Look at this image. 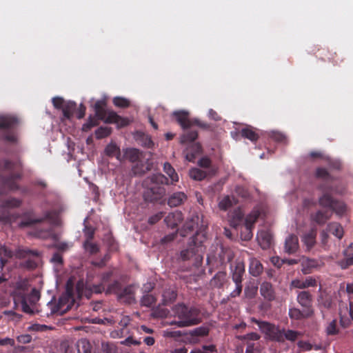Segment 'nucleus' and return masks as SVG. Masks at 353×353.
I'll use <instances>...</instances> for the list:
<instances>
[{
  "mask_svg": "<svg viewBox=\"0 0 353 353\" xmlns=\"http://www.w3.org/2000/svg\"><path fill=\"white\" fill-rule=\"evenodd\" d=\"M316 230L311 229L302 236V242L306 246L307 250L312 249L316 243Z\"/></svg>",
  "mask_w": 353,
  "mask_h": 353,
  "instance_id": "5701e85b",
  "label": "nucleus"
},
{
  "mask_svg": "<svg viewBox=\"0 0 353 353\" xmlns=\"http://www.w3.org/2000/svg\"><path fill=\"white\" fill-rule=\"evenodd\" d=\"M232 279L234 283L242 284L245 274V264L243 261H236L234 266H231Z\"/></svg>",
  "mask_w": 353,
  "mask_h": 353,
  "instance_id": "f3484780",
  "label": "nucleus"
},
{
  "mask_svg": "<svg viewBox=\"0 0 353 353\" xmlns=\"http://www.w3.org/2000/svg\"><path fill=\"white\" fill-rule=\"evenodd\" d=\"M74 303V293L72 285L68 281L66 284L65 292L59 299L61 305H67V308L70 307Z\"/></svg>",
  "mask_w": 353,
  "mask_h": 353,
  "instance_id": "2eb2a0df",
  "label": "nucleus"
},
{
  "mask_svg": "<svg viewBox=\"0 0 353 353\" xmlns=\"http://www.w3.org/2000/svg\"><path fill=\"white\" fill-rule=\"evenodd\" d=\"M112 132V128L106 126H101L95 131V137L97 139H101L108 137Z\"/></svg>",
  "mask_w": 353,
  "mask_h": 353,
  "instance_id": "3c124183",
  "label": "nucleus"
},
{
  "mask_svg": "<svg viewBox=\"0 0 353 353\" xmlns=\"http://www.w3.org/2000/svg\"><path fill=\"white\" fill-rule=\"evenodd\" d=\"M326 332L327 335H336L339 333V329L337 327V321L336 319L332 320L328 324L326 328Z\"/></svg>",
  "mask_w": 353,
  "mask_h": 353,
  "instance_id": "0e129e2a",
  "label": "nucleus"
},
{
  "mask_svg": "<svg viewBox=\"0 0 353 353\" xmlns=\"http://www.w3.org/2000/svg\"><path fill=\"white\" fill-rule=\"evenodd\" d=\"M77 108V104L74 101H68L65 103L63 108V117L70 119L73 116L74 112Z\"/></svg>",
  "mask_w": 353,
  "mask_h": 353,
  "instance_id": "473e14b6",
  "label": "nucleus"
},
{
  "mask_svg": "<svg viewBox=\"0 0 353 353\" xmlns=\"http://www.w3.org/2000/svg\"><path fill=\"white\" fill-rule=\"evenodd\" d=\"M301 271L304 274H308L312 272V270L317 266V261L314 259H307L302 262Z\"/></svg>",
  "mask_w": 353,
  "mask_h": 353,
  "instance_id": "37998d69",
  "label": "nucleus"
},
{
  "mask_svg": "<svg viewBox=\"0 0 353 353\" xmlns=\"http://www.w3.org/2000/svg\"><path fill=\"white\" fill-rule=\"evenodd\" d=\"M339 265L342 269H347L353 265V254L352 255H345V258L339 261Z\"/></svg>",
  "mask_w": 353,
  "mask_h": 353,
  "instance_id": "680f3d73",
  "label": "nucleus"
},
{
  "mask_svg": "<svg viewBox=\"0 0 353 353\" xmlns=\"http://www.w3.org/2000/svg\"><path fill=\"white\" fill-rule=\"evenodd\" d=\"M18 123L19 120L14 116H0V130L6 131L3 134L4 140L11 143L17 141V137L12 130L17 125Z\"/></svg>",
  "mask_w": 353,
  "mask_h": 353,
  "instance_id": "6e6552de",
  "label": "nucleus"
},
{
  "mask_svg": "<svg viewBox=\"0 0 353 353\" xmlns=\"http://www.w3.org/2000/svg\"><path fill=\"white\" fill-rule=\"evenodd\" d=\"M40 299V292L36 288L32 289L28 294L25 292H19L14 297L15 302H19L22 311L27 314H32L33 307Z\"/></svg>",
  "mask_w": 353,
  "mask_h": 353,
  "instance_id": "39448f33",
  "label": "nucleus"
},
{
  "mask_svg": "<svg viewBox=\"0 0 353 353\" xmlns=\"http://www.w3.org/2000/svg\"><path fill=\"white\" fill-rule=\"evenodd\" d=\"M113 103L115 106L119 108H128L130 106V101L125 98L116 97L113 99Z\"/></svg>",
  "mask_w": 353,
  "mask_h": 353,
  "instance_id": "13d9d810",
  "label": "nucleus"
},
{
  "mask_svg": "<svg viewBox=\"0 0 353 353\" xmlns=\"http://www.w3.org/2000/svg\"><path fill=\"white\" fill-rule=\"evenodd\" d=\"M242 137L248 139L252 142L258 141L259 136L251 126H247L240 131Z\"/></svg>",
  "mask_w": 353,
  "mask_h": 353,
  "instance_id": "c756f323",
  "label": "nucleus"
},
{
  "mask_svg": "<svg viewBox=\"0 0 353 353\" xmlns=\"http://www.w3.org/2000/svg\"><path fill=\"white\" fill-rule=\"evenodd\" d=\"M297 302L305 310L306 315L311 316L313 314L312 296L308 291L299 292L296 297Z\"/></svg>",
  "mask_w": 353,
  "mask_h": 353,
  "instance_id": "9d476101",
  "label": "nucleus"
},
{
  "mask_svg": "<svg viewBox=\"0 0 353 353\" xmlns=\"http://www.w3.org/2000/svg\"><path fill=\"white\" fill-rule=\"evenodd\" d=\"M99 120L96 116L90 115L87 121L83 125L82 130L83 132H88L92 128L99 125Z\"/></svg>",
  "mask_w": 353,
  "mask_h": 353,
  "instance_id": "c03bdc74",
  "label": "nucleus"
},
{
  "mask_svg": "<svg viewBox=\"0 0 353 353\" xmlns=\"http://www.w3.org/2000/svg\"><path fill=\"white\" fill-rule=\"evenodd\" d=\"M106 102L104 100H98L96 101L94 105L95 115L101 121L105 118L108 113V110L105 108Z\"/></svg>",
  "mask_w": 353,
  "mask_h": 353,
  "instance_id": "c85d7f7f",
  "label": "nucleus"
},
{
  "mask_svg": "<svg viewBox=\"0 0 353 353\" xmlns=\"http://www.w3.org/2000/svg\"><path fill=\"white\" fill-rule=\"evenodd\" d=\"M150 181L152 184L154 185L163 186V185L170 184V183H169L168 179L165 175L161 173L153 174L150 178Z\"/></svg>",
  "mask_w": 353,
  "mask_h": 353,
  "instance_id": "4c0bfd02",
  "label": "nucleus"
},
{
  "mask_svg": "<svg viewBox=\"0 0 353 353\" xmlns=\"http://www.w3.org/2000/svg\"><path fill=\"white\" fill-rule=\"evenodd\" d=\"M271 137L274 141L280 143H285L287 139L285 135L279 132H273L271 134Z\"/></svg>",
  "mask_w": 353,
  "mask_h": 353,
  "instance_id": "774afa93",
  "label": "nucleus"
},
{
  "mask_svg": "<svg viewBox=\"0 0 353 353\" xmlns=\"http://www.w3.org/2000/svg\"><path fill=\"white\" fill-rule=\"evenodd\" d=\"M198 137V132L196 130H189L185 132L181 137V142L186 143L194 141Z\"/></svg>",
  "mask_w": 353,
  "mask_h": 353,
  "instance_id": "de8ad7c7",
  "label": "nucleus"
},
{
  "mask_svg": "<svg viewBox=\"0 0 353 353\" xmlns=\"http://www.w3.org/2000/svg\"><path fill=\"white\" fill-rule=\"evenodd\" d=\"M250 321L256 324L261 332L265 337L271 341L283 343V338L279 327L265 321H260L255 317H251Z\"/></svg>",
  "mask_w": 353,
  "mask_h": 353,
  "instance_id": "423d86ee",
  "label": "nucleus"
},
{
  "mask_svg": "<svg viewBox=\"0 0 353 353\" xmlns=\"http://www.w3.org/2000/svg\"><path fill=\"white\" fill-rule=\"evenodd\" d=\"M289 316L292 319L294 320H300L301 319H304L308 317L309 316L306 315V312L303 309V311L300 310L298 308L292 307L289 310Z\"/></svg>",
  "mask_w": 353,
  "mask_h": 353,
  "instance_id": "49530a36",
  "label": "nucleus"
},
{
  "mask_svg": "<svg viewBox=\"0 0 353 353\" xmlns=\"http://www.w3.org/2000/svg\"><path fill=\"white\" fill-rule=\"evenodd\" d=\"M234 201V198H230L229 196H226L219 203V207L222 210H227L232 206Z\"/></svg>",
  "mask_w": 353,
  "mask_h": 353,
  "instance_id": "864d4df0",
  "label": "nucleus"
},
{
  "mask_svg": "<svg viewBox=\"0 0 353 353\" xmlns=\"http://www.w3.org/2000/svg\"><path fill=\"white\" fill-rule=\"evenodd\" d=\"M334 199L327 192H325L319 199L320 205L331 208Z\"/></svg>",
  "mask_w": 353,
  "mask_h": 353,
  "instance_id": "8fccbe9b",
  "label": "nucleus"
},
{
  "mask_svg": "<svg viewBox=\"0 0 353 353\" xmlns=\"http://www.w3.org/2000/svg\"><path fill=\"white\" fill-rule=\"evenodd\" d=\"M101 121L105 123H115L119 128L127 126L130 123L128 119L119 116L114 111H108L106 116Z\"/></svg>",
  "mask_w": 353,
  "mask_h": 353,
  "instance_id": "ddd939ff",
  "label": "nucleus"
},
{
  "mask_svg": "<svg viewBox=\"0 0 353 353\" xmlns=\"http://www.w3.org/2000/svg\"><path fill=\"white\" fill-rule=\"evenodd\" d=\"M163 171L169 176L170 178L171 182L170 184L174 185L175 183L179 181V176L176 172L174 168L171 165L170 163H165L163 165Z\"/></svg>",
  "mask_w": 353,
  "mask_h": 353,
  "instance_id": "2f4dec72",
  "label": "nucleus"
},
{
  "mask_svg": "<svg viewBox=\"0 0 353 353\" xmlns=\"http://www.w3.org/2000/svg\"><path fill=\"white\" fill-rule=\"evenodd\" d=\"M199 236H200V234L198 232L193 235L188 247L181 250L180 253V257L183 261L192 259L194 261L193 265L196 268L201 265L203 260V239H199Z\"/></svg>",
  "mask_w": 353,
  "mask_h": 353,
  "instance_id": "7ed1b4c3",
  "label": "nucleus"
},
{
  "mask_svg": "<svg viewBox=\"0 0 353 353\" xmlns=\"http://www.w3.org/2000/svg\"><path fill=\"white\" fill-rule=\"evenodd\" d=\"M332 212L330 210H318L316 212L311 214V219L318 225H323L330 219Z\"/></svg>",
  "mask_w": 353,
  "mask_h": 353,
  "instance_id": "412c9836",
  "label": "nucleus"
},
{
  "mask_svg": "<svg viewBox=\"0 0 353 353\" xmlns=\"http://www.w3.org/2000/svg\"><path fill=\"white\" fill-rule=\"evenodd\" d=\"M105 154L108 157H115L118 160L120 159L121 151L120 148L114 143L108 144L105 149Z\"/></svg>",
  "mask_w": 353,
  "mask_h": 353,
  "instance_id": "79ce46f5",
  "label": "nucleus"
},
{
  "mask_svg": "<svg viewBox=\"0 0 353 353\" xmlns=\"http://www.w3.org/2000/svg\"><path fill=\"white\" fill-rule=\"evenodd\" d=\"M165 194V188L163 186L152 184L144 192V199L148 202L156 203L160 201Z\"/></svg>",
  "mask_w": 353,
  "mask_h": 353,
  "instance_id": "1a4fd4ad",
  "label": "nucleus"
},
{
  "mask_svg": "<svg viewBox=\"0 0 353 353\" xmlns=\"http://www.w3.org/2000/svg\"><path fill=\"white\" fill-rule=\"evenodd\" d=\"M171 312L173 319L169 322L170 325L185 327L199 324L202 321L200 310L183 303L174 305Z\"/></svg>",
  "mask_w": 353,
  "mask_h": 353,
  "instance_id": "f257e3e1",
  "label": "nucleus"
},
{
  "mask_svg": "<svg viewBox=\"0 0 353 353\" xmlns=\"http://www.w3.org/2000/svg\"><path fill=\"white\" fill-rule=\"evenodd\" d=\"M36 236L41 239H47L52 235V230L50 226L46 229H37Z\"/></svg>",
  "mask_w": 353,
  "mask_h": 353,
  "instance_id": "4d7b16f0",
  "label": "nucleus"
},
{
  "mask_svg": "<svg viewBox=\"0 0 353 353\" xmlns=\"http://www.w3.org/2000/svg\"><path fill=\"white\" fill-rule=\"evenodd\" d=\"M81 347H82L84 353H91L90 343L85 339H81L78 341L77 347L79 353H81Z\"/></svg>",
  "mask_w": 353,
  "mask_h": 353,
  "instance_id": "69168bd1",
  "label": "nucleus"
},
{
  "mask_svg": "<svg viewBox=\"0 0 353 353\" xmlns=\"http://www.w3.org/2000/svg\"><path fill=\"white\" fill-rule=\"evenodd\" d=\"M173 115L183 129H188L193 125V120L189 119L188 112L184 111L174 112Z\"/></svg>",
  "mask_w": 353,
  "mask_h": 353,
  "instance_id": "6ab92c4d",
  "label": "nucleus"
},
{
  "mask_svg": "<svg viewBox=\"0 0 353 353\" xmlns=\"http://www.w3.org/2000/svg\"><path fill=\"white\" fill-rule=\"evenodd\" d=\"M177 231H178V230H176L174 232L170 233V234L164 236L161 239V244H167V243H169L172 242V241H174L175 239V238L176 237Z\"/></svg>",
  "mask_w": 353,
  "mask_h": 353,
  "instance_id": "338daca9",
  "label": "nucleus"
},
{
  "mask_svg": "<svg viewBox=\"0 0 353 353\" xmlns=\"http://www.w3.org/2000/svg\"><path fill=\"white\" fill-rule=\"evenodd\" d=\"M243 218V213L240 209L235 210L232 214V225L237 226Z\"/></svg>",
  "mask_w": 353,
  "mask_h": 353,
  "instance_id": "603ef678",
  "label": "nucleus"
},
{
  "mask_svg": "<svg viewBox=\"0 0 353 353\" xmlns=\"http://www.w3.org/2000/svg\"><path fill=\"white\" fill-rule=\"evenodd\" d=\"M210 329L207 326H200L190 331L192 336L203 337L209 334Z\"/></svg>",
  "mask_w": 353,
  "mask_h": 353,
  "instance_id": "09e8293b",
  "label": "nucleus"
},
{
  "mask_svg": "<svg viewBox=\"0 0 353 353\" xmlns=\"http://www.w3.org/2000/svg\"><path fill=\"white\" fill-rule=\"evenodd\" d=\"M183 219V214L180 211L169 213L164 219V222L168 228H177Z\"/></svg>",
  "mask_w": 353,
  "mask_h": 353,
  "instance_id": "dca6fc26",
  "label": "nucleus"
},
{
  "mask_svg": "<svg viewBox=\"0 0 353 353\" xmlns=\"http://www.w3.org/2000/svg\"><path fill=\"white\" fill-rule=\"evenodd\" d=\"M12 257V252L11 250L7 249L6 246L0 243V267L1 269L8 262V259Z\"/></svg>",
  "mask_w": 353,
  "mask_h": 353,
  "instance_id": "72a5a7b5",
  "label": "nucleus"
},
{
  "mask_svg": "<svg viewBox=\"0 0 353 353\" xmlns=\"http://www.w3.org/2000/svg\"><path fill=\"white\" fill-rule=\"evenodd\" d=\"M84 248L91 254H97L99 251L98 245L89 240L84 243Z\"/></svg>",
  "mask_w": 353,
  "mask_h": 353,
  "instance_id": "e2e57ef3",
  "label": "nucleus"
},
{
  "mask_svg": "<svg viewBox=\"0 0 353 353\" xmlns=\"http://www.w3.org/2000/svg\"><path fill=\"white\" fill-rule=\"evenodd\" d=\"M187 199V196L182 192L173 193L168 200V204L170 207H177L181 205Z\"/></svg>",
  "mask_w": 353,
  "mask_h": 353,
  "instance_id": "cd10ccee",
  "label": "nucleus"
},
{
  "mask_svg": "<svg viewBox=\"0 0 353 353\" xmlns=\"http://www.w3.org/2000/svg\"><path fill=\"white\" fill-rule=\"evenodd\" d=\"M16 256L24 261L21 266L26 269L32 270L37 268L41 258V253L37 250H31L28 248H19L17 250Z\"/></svg>",
  "mask_w": 353,
  "mask_h": 353,
  "instance_id": "20e7f679",
  "label": "nucleus"
},
{
  "mask_svg": "<svg viewBox=\"0 0 353 353\" xmlns=\"http://www.w3.org/2000/svg\"><path fill=\"white\" fill-rule=\"evenodd\" d=\"M317 281L312 276H307L305 279H294L291 282V286L298 289H305L310 287H316Z\"/></svg>",
  "mask_w": 353,
  "mask_h": 353,
  "instance_id": "a211bd4d",
  "label": "nucleus"
},
{
  "mask_svg": "<svg viewBox=\"0 0 353 353\" xmlns=\"http://www.w3.org/2000/svg\"><path fill=\"white\" fill-rule=\"evenodd\" d=\"M299 248V239L294 234L290 235L285 242V251L288 254L295 253Z\"/></svg>",
  "mask_w": 353,
  "mask_h": 353,
  "instance_id": "4be33fe9",
  "label": "nucleus"
},
{
  "mask_svg": "<svg viewBox=\"0 0 353 353\" xmlns=\"http://www.w3.org/2000/svg\"><path fill=\"white\" fill-rule=\"evenodd\" d=\"M327 230L339 239L343 236V228L339 223L332 222L329 223L327 226Z\"/></svg>",
  "mask_w": 353,
  "mask_h": 353,
  "instance_id": "7c9ffc66",
  "label": "nucleus"
},
{
  "mask_svg": "<svg viewBox=\"0 0 353 353\" xmlns=\"http://www.w3.org/2000/svg\"><path fill=\"white\" fill-rule=\"evenodd\" d=\"M260 293L265 299L272 301L275 298L272 285L270 282H263L260 286Z\"/></svg>",
  "mask_w": 353,
  "mask_h": 353,
  "instance_id": "bb28decb",
  "label": "nucleus"
},
{
  "mask_svg": "<svg viewBox=\"0 0 353 353\" xmlns=\"http://www.w3.org/2000/svg\"><path fill=\"white\" fill-rule=\"evenodd\" d=\"M281 332L283 338V342H284L285 340L294 342L298 339L299 336L300 335V333L299 332L292 330L282 329L281 330Z\"/></svg>",
  "mask_w": 353,
  "mask_h": 353,
  "instance_id": "ea45409f",
  "label": "nucleus"
},
{
  "mask_svg": "<svg viewBox=\"0 0 353 353\" xmlns=\"http://www.w3.org/2000/svg\"><path fill=\"white\" fill-rule=\"evenodd\" d=\"M122 288V285L119 281H114L112 283H109L105 289L106 294H114L118 296Z\"/></svg>",
  "mask_w": 353,
  "mask_h": 353,
  "instance_id": "a19ab883",
  "label": "nucleus"
},
{
  "mask_svg": "<svg viewBox=\"0 0 353 353\" xmlns=\"http://www.w3.org/2000/svg\"><path fill=\"white\" fill-rule=\"evenodd\" d=\"M330 209L336 214L341 215L345 212L346 206L343 202L334 200Z\"/></svg>",
  "mask_w": 353,
  "mask_h": 353,
  "instance_id": "5fc2aeb1",
  "label": "nucleus"
},
{
  "mask_svg": "<svg viewBox=\"0 0 353 353\" xmlns=\"http://www.w3.org/2000/svg\"><path fill=\"white\" fill-rule=\"evenodd\" d=\"M28 213H25L23 216V219L20 223L22 227H30L37 223H43L46 221H50L52 219V212L46 211L43 216L41 218L34 219L28 216Z\"/></svg>",
  "mask_w": 353,
  "mask_h": 353,
  "instance_id": "f8f14e48",
  "label": "nucleus"
},
{
  "mask_svg": "<svg viewBox=\"0 0 353 353\" xmlns=\"http://www.w3.org/2000/svg\"><path fill=\"white\" fill-rule=\"evenodd\" d=\"M252 227L245 225L243 230L241 232V238L243 241H249L253 236Z\"/></svg>",
  "mask_w": 353,
  "mask_h": 353,
  "instance_id": "bf43d9fd",
  "label": "nucleus"
},
{
  "mask_svg": "<svg viewBox=\"0 0 353 353\" xmlns=\"http://www.w3.org/2000/svg\"><path fill=\"white\" fill-rule=\"evenodd\" d=\"M262 272L263 265L261 262L256 259H252L250 263V273L253 276H258Z\"/></svg>",
  "mask_w": 353,
  "mask_h": 353,
  "instance_id": "f704fd0d",
  "label": "nucleus"
},
{
  "mask_svg": "<svg viewBox=\"0 0 353 353\" xmlns=\"http://www.w3.org/2000/svg\"><path fill=\"white\" fill-rule=\"evenodd\" d=\"M227 281L228 278L226 272L219 271L210 280V285L214 288L220 289L223 287Z\"/></svg>",
  "mask_w": 353,
  "mask_h": 353,
  "instance_id": "aec40b11",
  "label": "nucleus"
},
{
  "mask_svg": "<svg viewBox=\"0 0 353 353\" xmlns=\"http://www.w3.org/2000/svg\"><path fill=\"white\" fill-rule=\"evenodd\" d=\"M199 216H193L190 220L187 221L184 224L183 228L180 231V234L182 236H186L189 234V233L192 232L194 230H197L199 227L198 224ZM198 232L200 234L199 236V239H203V241L205 239V236L203 234H201L198 230L196 231L195 233ZM194 234V235H195Z\"/></svg>",
  "mask_w": 353,
  "mask_h": 353,
  "instance_id": "9b49d317",
  "label": "nucleus"
},
{
  "mask_svg": "<svg viewBox=\"0 0 353 353\" xmlns=\"http://www.w3.org/2000/svg\"><path fill=\"white\" fill-rule=\"evenodd\" d=\"M209 173L197 168L190 170L189 176L191 179L196 181H201L206 178Z\"/></svg>",
  "mask_w": 353,
  "mask_h": 353,
  "instance_id": "c9c22d12",
  "label": "nucleus"
},
{
  "mask_svg": "<svg viewBox=\"0 0 353 353\" xmlns=\"http://www.w3.org/2000/svg\"><path fill=\"white\" fill-rule=\"evenodd\" d=\"M177 297V293L174 290H166L163 293L162 303L164 305H168L174 302Z\"/></svg>",
  "mask_w": 353,
  "mask_h": 353,
  "instance_id": "e433bc0d",
  "label": "nucleus"
},
{
  "mask_svg": "<svg viewBox=\"0 0 353 353\" xmlns=\"http://www.w3.org/2000/svg\"><path fill=\"white\" fill-rule=\"evenodd\" d=\"M261 212L259 209L254 208L252 212L246 216L245 225L254 228V225L259 219Z\"/></svg>",
  "mask_w": 353,
  "mask_h": 353,
  "instance_id": "58836bf2",
  "label": "nucleus"
},
{
  "mask_svg": "<svg viewBox=\"0 0 353 353\" xmlns=\"http://www.w3.org/2000/svg\"><path fill=\"white\" fill-rule=\"evenodd\" d=\"M316 176L325 181H330L332 178L328 171L323 168H318L316 170Z\"/></svg>",
  "mask_w": 353,
  "mask_h": 353,
  "instance_id": "052dcab7",
  "label": "nucleus"
},
{
  "mask_svg": "<svg viewBox=\"0 0 353 353\" xmlns=\"http://www.w3.org/2000/svg\"><path fill=\"white\" fill-rule=\"evenodd\" d=\"M3 169L5 170L14 172L8 176H1L0 179L3 185L11 191H16L19 189V185L17 183L23 176V163L18 158L16 160L11 161L8 159L3 160Z\"/></svg>",
  "mask_w": 353,
  "mask_h": 353,
  "instance_id": "f03ea898",
  "label": "nucleus"
},
{
  "mask_svg": "<svg viewBox=\"0 0 353 353\" xmlns=\"http://www.w3.org/2000/svg\"><path fill=\"white\" fill-rule=\"evenodd\" d=\"M120 301L128 304H132L135 302V291L133 285H130L124 288H121L117 296Z\"/></svg>",
  "mask_w": 353,
  "mask_h": 353,
  "instance_id": "4468645a",
  "label": "nucleus"
},
{
  "mask_svg": "<svg viewBox=\"0 0 353 353\" xmlns=\"http://www.w3.org/2000/svg\"><path fill=\"white\" fill-rule=\"evenodd\" d=\"M21 204V201L16 198L3 200L0 205V221L7 223L14 220L16 216L11 210L19 208Z\"/></svg>",
  "mask_w": 353,
  "mask_h": 353,
  "instance_id": "0eeeda50",
  "label": "nucleus"
},
{
  "mask_svg": "<svg viewBox=\"0 0 353 353\" xmlns=\"http://www.w3.org/2000/svg\"><path fill=\"white\" fill-rule=\"evenodd\" d=\"M156 302V298L150 294H144L141 299V304L143 306L151 307Z\"/></svg>",
  "mask_w": 353,
  "mask_h": 353,
  "instance_id": "6e6d98bb",
  "label": "nucleus"
},
{
  "mask_svg": "<svg viewBox=\"0 0 353 353\" xmlns=\"http://www.w3.org/2000/svg\"><path fill=\"white\" fill-rule=\"evenodd\" d=\"M258 242L262 249H268L272 243V235L265 230L260 231L257 234Z\"/></svg>",
  "mask_w": 353,
  "mask_h": 353,
  "instance_id": "b1692460",
  "label": "nucleus"
},
{
  "mask_svg": "<svg viewBox=\"0 0 353 353\" xmlns=\"http://www.w3.org/2000/svg\"><path fill=\"white\" fill-rule=\"evenodd\" d=\"M126 158L131 162L134 163L139 160L141 152L136 148H128L125 150Z\"/></svg>",
  "mask_w": 353,
  "mask_h": 353,
  "instance_id": "a18cd8bd",
  "label": "nucleus"
},
{
  "mask_svg": "<svg viewBox=\"0 0 353 353\" xmlns=\"http://www.w3.org/2000/svg\"><path fill=\"white\" fill-rule=\"evenodd\" d=\"M135 138L137 143L144 148H152L154 145L151 137L143 132H138Z\"/></svg>",
  "mask_w": 353,
  "mask_h": 353,
  "instance_id": "a878e982",
  "label": "nucleus"
},
{
  "mask_svg": "<svg viewBox=\"0 0 353 353\" xmlns=\"http://www.w3.org/2000/svg\"><path fill=\"white\" fill-rule=\"evenodd\" d=\"M112 276V272L110 271L103 273L101 283L99 285H93V291L95 293H101L105 291V287L109 284Z\"/></svg>",
  "mask_w": 353,
  "mask_h": 353,
  "instance_id": "393cba45",
  "label": "nucleus"
}]
</instances>
